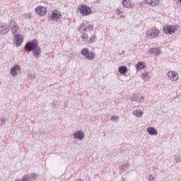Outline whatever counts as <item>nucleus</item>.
<instances>
[{
  "label": "nucleus",
  "mask_w": 181,
  "mask_h": 181,
  "mask_svg": "<svg viewBox=\"0 0 181 181\" xmlns=\"http://www.w3.org/2000/svg\"><path fill=\"white\" fill-rule=\"evenodd\" d=\"M160 32L159 30L156 28H150L147 30L146 36L148 39H155L157 38L159 36Z\"/></svg>",
  "instance_id": "1"
},
{
  "label": "nucleus",
  "mask_w": 181,
  "mask_h": 181,
  "mask_svg": "<svg viewBox=\"0 0 181 181\" xmlns=\"http://www.w3.org/2000/svg\"><path fill=\"white\" fill-rule=\"evenodd\" d=\"M8 27L11 30V33L15 36L19 32V25L16 23V21L10 20L8 21Z\"/></svg>",
  "instance_id": "2"
},
{
  "label": "nucleus",
  "mask_w": 181,
  "mask_h": 181,
  "mask_svg": "<svg viewBox=\"0 0 181 181\" xmlns=\"http://www.w3.org/2000/svg\"><path fill=\"white\" fill-rule=\"evenodd\" d=\"M178 28L177 25H168L163 27V31L166 35H170L174 34Z\"/></svg>",
  "instance_id": "3"
},
{
  "label": "nucleus",
  "mask_w": 181,
  "mask_h": 181,
  "mask_svg": "<svg viewBox=\"0 0 181 181\" xmlns=\"http://www.w3.org/2000/svg\"><path fill=\"white\" fill-rule=\"evenodd\" d=\"M39 44L37 43V41L34 40L33 42H28L25 44V52H32L33 50H35V49H36V47H37V45Z\"/></svg>",
  "instance_id": "4"
},
{
  "label": "nucleus",
  "mask_w": 181,
  "mask_h": 181,
  "mask_svg": "<svg viewBox=\"0 0 181 181\" xmlns=\"http://www.w3.org/2000/svg\"><path fill=\"white\" fill-rule=\"evenodd\" d=\"M78 10L80 11L82 16H88L91 13V9L85 5H81L78 7Z\"/></svg>",
  "instance_id": "5"
},
{
  "label": "nucleus",
  "mask_w": 181,
  "mask_h": 181,
  "mask_svg": "<svg viewBox=\"0 0 181 181\" xmlns=\"http://www.w3.org/2000/svg\"><path fill=\"white\" fill-rule=\"evenodd\" d=\"M22 70V68H21V66L18 64H15L10 71V74L13 77H16L17 76L21 74V71Z\"/></svg>",
  "instance_id": "6"
},
{
  "label": "nucleus",
  "mask_w": 181,
  "mask_h": 181,
  "mask_svg": "<svg viewBox=\"0 0 181 181\" xmlns=\"http://www.w3.org/2000/svg\"><path fill=\"white\" fill-rule=\"evenodd\" d=\"M81 54L88 60H93L95 58L94 54L91 52H89L88 49L86 48L81 50Z\"/></svg>",
  "instance_id": "7"
},
{
  "label": "nucleus",
  "mask_w": 181,
  "mask_h": 181,
  "mask_svg": "<svg viewBox=\"0 0 181 181\" xmlns=\"http://www.w3.org/2000/svg\"><path fill=\"white\" fill-rule=\"evenodd\" d=\"M35 11L41 17L45 16L47 13L46 7L42 6H37Z\"/></svg>",
  "instance_id": "8"
},
{
  "label": "nucleus",
  "mask_w": 181,
  "mask_h": 181,
  "mask_svg": "<svg viewBox=\"0 0 181 181\" xmlns=\"http://www.w3.org/2000/svg\"><path fill=\"white\" fill-rule=\"evenodd\" d=\"M13 42L16 44L17 47H21L23 43V37L21 35H15L13 37Z\"/></svg>",
  "instance_id": "9"
},
{
  "label": "nucleus",
  "mask_w": 181,
  "mask_h": 181,
  "mask_svg": "<svg viewBox=\"0 0 181 181\" xmlns=\"http://www.w3.org/2000/svg\"><path fill=\"white\" fill-rule=\"evenodd\" d=\"M130 100L137 103H142L144 101V96L140 93L134 94L130 98Z\"/></svg>",
  "instance_id": "10"
},
{
  "label": "nucleus",
  "mask_w": 181,
  "mask_h": 181,
  "mask_svg": "<svg viewBox=\"0 0 181 181\" xmlns=\"http://www.w3.org/2000/svg\"><path fill=\"white\" fill-rule=\"evenodd\" d=\"M9 33V27L4 23L0 24V35H5Z\"/></svg>",
  "instance_id": "11"
},
{
  "label": "nucleus",
  "mask_w": 181,
  "mask_h": 181,
  "mask_svg": "<svg viewBox=\"0 0 181 181\" xmlns=\"http://www.w3.org/2000/svg\"><path fill=\"white\" fill-rule=\"evenodd\" d=\"M168 77L172 81H177L179 79L178 74L175 71H169L168 73Z\"/></svg>",
  "instance_id": "12"
},
{
  "label": "nucleus",
  "mask_w": 181,
  "mask_h": 181,
  "mask_svg": "<svg viewBox=\"0 0 181 181\" xmlns=\"http://www.w3.org/2000/svg\"><path fill=\"white\" fill-rule=\"evenodd\" d=\"M33 51V54L35 58H40L42 57V49H40L39 45H37V47H35V49Z\"/></svg>",
  "instance_id": "13"
},
{
  "label": "nucleus",
  "mask_w": 181,
  "mask_h": 181,
  "mask_svg": "<svg viewBox=\"0 0 181 181\" xmlns=\"http://www.w3.org/2000/svg\"><path fill=\"white\" fill-rule=\"evenodd\" d=\"M50 19H54L56 21L62 18V13L59 11H52V15L49 16Z\"/></svg>",
  "instance_id": "14"
},
{
  "label": "nucleus",
  "mask_w": 181,
  "mask_h": 181,
  "mask_svg": "<svg viewBox=\"0 0 181 181\" xmlns=\"http://www.w3.org/2000/svg\"><path fill=\"white\" fill-rule=\"evenodd\" d=\"M73 136L74 139L80 141L84 139V134L82 131H76L75 133H74Z\"/></svg>",
  "instance_id": "15"
},
{
  "label": "nucleus",
  "mask_w": 181,
  "mask_h": 181,
  "mask_svg": "<svg viewBox=\"0 0 181 181\" xmlns=\"http://www.w3.org/2000/svg\"><path fill=\"white\" fill-rule=\"evenodd\" d=\"M122 4L123 7L127 8H132L134 7V5L131 4L129 0H122Z\"/></svg>",
  "instance_id": "16"
},
{
  "label": "nucleus",
  "mask_w": 181,
  "mask_h": 181,
  "mask_svg": "<svg viewBox=\"0 0 181 181\" xmlns=\"http://www.w3.org/2000/svg\"><path fill=\"white\" fill-rule=\"evenodd\" d=\"M146 130L148 134L151 136L158 135V131L154 127H148Z\"/></svg>",
  "instance_id": "17"
},
{
  "label": "nucleus",
  "mask_w": 181,
  "mask_h": 181,
  "mask_svg": "<svg viewBox=\"0 0 181 181\" xmlns=\"http://www.w3.org/2000/svg\"><path fill=\"white\" fill-rule=\"evenodd\" d=\"M146 4L151 6H156L159 4V0H145Z\"/></svg>",
  "instance_id": "18"
},
{
  "label": "nucleus",
  "mask_w": 181,
  "mask_h": 181,
  "mask_svg": "<svg viewBox=\"0 0 181 181\" xmlns=\"http://www.w3.org/2000/svg\"><path fill=\"white\" fill-rule=\"evenodd\" d=\"M150 54H154L155 55H159L161 54V51L159 48H152L149 50Z\"/></svg>",
  "instance_id": "19"
},
{
  "label": "nucleus",
  "mask_w": 181,
  "mask_h": 181,
  "mask_svg": "<svg viewBox=\"0 0 181 181\" xmlns=\"http://www.w3.org/2000/svg\"><path fill=\"white\" fill-rule=\"evenodd\" d=\"M144 112L141 110H136L133 112V115L136 117H141L143 116Z\"/></svg>",
  "instance_id": "20"
},
{
  "label": "nucleus",
  "mask_w": 181,
  "mask_h": 181,
  "mask_svg": "<svg viewBox=\"0 0 181 181\" xmlns=\"http://www.w3.org/2000/svg\"><path fill=\"white\" fill-rule=\"evenodd\" d=\"M128 71V69L127 66H122L119 67L118 69V71L121 74H125Z\"/></svg>",
  "instance_id": "21"
},
{
  "label": "nucleus",
  "mask_w": 181,
  "mask_h": 181,
  "mask_svg": "<svg viewBox=\"0 0 181 181\" xmlns=\"http://www.w3.org/2000/svg\"><path fill=\"white\" fill-rule=\"evenodd\" d=\"M87 30V26L85 23H82L79 28H78V31L81 33H84V32Z\"/></svg>",
  "instance_id": "22"
},
{
  "label": "nucleus",
  "mask_w": 181,
  "mask_h": 181,
  "mask_svg": "<svg viewBox=\"0 0 181 181\" xmlns=\"http://www.w3.org/2000/svg\"><path fill=\"white\" fill-rule=\"evenodd\" d=\"M146 67V65L144 62H139L137 63V64L136 65V69H143Z\"/></svg>",
  "instance_id": "23"
},
{
  "label": "nucleus",
  "mask_w": 181,
  "mask_h": 181,
  "mask_svg": "<svg viewBox=\"0 0 181 181\" xmlns=\"http://www.w3.org/2000/svg\"><path fill=\"white\" fill-rule=\"evenodd\" d=\"M142 79L145 81H149L150 76L147 72H144L142 74Z\"/></svg>",
  "instance_id": "24"
},
{
  "label": "nucleus",
  "mask_w": 181,
  "mask_h": 181,
  "mask_svg": "<svg viewBox=\"0 0 181 181\" xmlns=\"http://www.w3.org/2000/svg\"><path fill=\"white\" fill-rule=\"evenodd\" d=\"M22 181H32V178L30 177V175H25L23 177Z\"/></svg>",
  "instance_id": "25"
},
{
  "label": "nucleus",
  "mask_w": 181,
  "mask_h": 181,
  "mask_svg": "<svg viewBox=\"0 0 181 181\" xmlns=\"http://www.w3.org/2000/svg\"><path fill=\"white\" fill-rule=\"evenodd\" d=\"M81 38L82 39L83 41H87L88 39V36L86 33H82Z\"/></svg>",
  "instance_id": "26"
},
{
  "label": "nucleus",
  "mask_w": 181,
  "mask_h": 181,
  "mask_svg": "<svg viewBox=\"0 0 181 181\" xmlns=\"http://www.w3.org/2000/svg\"><path fill=\"white\" fill-rule=\"evenodd\" d=\"M129 167V163H124L123 165L119 166V168L120 170H124L125 168H128Z\"/></svg>",
  "instance_id": "27"
},
{
  "label": "nucleus",
  "mask_w": 181,
  "mask_h": 181,
  "mask_svg": "<svg viewBox=\"0 0 181 181\" xmlns=\"http://www.w3.org/2000/svg\"><path fill=\"white\" fill-rule=\"evenodd\" d=\"M6 122V118L5 117H1L0 118V126H3Z\"/></svg>",
  "instance_id": "28"
},
{
  "label": "nucleus",
  "mask_w": 181,
  "mask_h": 181,
  "mask_svg": "<svg viewBox=\"0 0 181 181\" xmlns=\"http://www.w3.org/2000/svg\"><path fill=\"white\" fill-rule=\"evenodd\" d=\"M28 78L29 79H34V78H36V74H28Z\"/></svg>",
  "instance_id": "29"
},
{
  "label": "nucleus",
  "mask_w": 181,
  "mask_h": 181,
  "mask_svg": "<svg viewBox=\"0 0 181 181\" xmlns=\"http://www.w3.org/2000/svg\"><path fill=\"white\" fill-rule=\"evenodd\" d=\"M96 39H97L96 36H95V35H93L90 38L89 42H90V43H93V42H95V41L96 40Z\"/></svg>",
  "instance_id": "30"
},
{
  "label": "nucleus",
  "mask_w": 181,
  "mask_h": 181,
  "mask_svg": "<svg viewBox=\"0 0 181 181\" xmlns=\"http://www.w3.org/2000/svg\"><path fill=\"white\" fill-rule=\"evenodd\" d=\"M110 120L115 122L116 120H119V117L117 115H112L110 118Z\"/></svg>",
  "instance_id": "31"
},
{
  "label": "nucleus",
  "mask_w": 181,
  "mask_h": 181,
  "mask_svg": "<svg viewBox=\"0 0 181 181\" xmlns=\"http://www.w3.org/2000/svg\"><path fill=\"white\" fill-rule=\"evenodd\" d=\"M175 160L177 163L181 162V156H175Z\"/></svg>",
  "instance_id": "32"
},
{
  "label": "nucleus",
  "mask_w": 181,
  "mask_h": 181,
  "mask_svg": "<svg viewBox=\"0 0 181 181\" xmlns=\"http://www.w3.org/2000/svg\"><path fill=\"white\" fill-rule=\"evenodd\" d=\"M30 176L31 180H36V178H37V174L36 173H32L30 174Z\"/></svg>",
  "instance_id": "33"
},
{
  "label": "nucleus",
  "mask_w": 181,
  "mask_h": 181,
  "mask_svg": "<svg viewBox=\"0 0 181 181\" xmlns=\"http://www.w3.org/2000/svg\"><path fill=\"white\" fill-rule=\"evenodd\" d=\"M116 13H117L118 16H121L122 14H124V11H122L121 9L117 8V9L116 10Z\"/></svg>",
  "instance_id": "34"
},
{
  "label": "nucleus",
  "mask_w": 181,
  "mask_h": 181,
  "mask_svg": "<svg viewBox=\"0 0 181 181\" xmlns=\"http://www.w3.org/2000/svg\"><path fill=\"white\" fill-rule=\"evenodd\" d=\"M148 181H155V178L153 177L152 175H149L147 177Z\"/></svg>",
  "instance_id": "35"
},
{
  "label": "nucleus",
  "mask_w": 181,
  "mask_h": 181,
  "mask_svg": "<svg viewBox=\"0 0 181 181\" xmlns=\"http://www.w3.org/2000/svg\"><path fill=\"white\" fill-rule=\"evenodd\" d=\"M23 18H25V19H30V15H29V14H28V13L24 14Z\"/></svg>",
  "instance_id": "36"
},
{
  "label": "nucleus",
  "mask_w": 181,
  "mask_h": 181,
  "mask_svg": "<svg viewBox=\"0 0 181 181\" xmlns=\"http://www.w3.org/2000/svg\"><path fill=\"white\" fill-rule=\"evenodd\" d=\"M92 30L93 29V26L92 25H89L86 26V30Z\"/></svg>",
  "instance_id": "37"
},
{
  "label": "nucleus",
  "mask_w": 181,
  "mask_h": 181,
  "mask_svg": "<svg viewBox=\"0 0 181 181\" xmlns=\"http://www.w3.org/2000/svg\"><path fill=\"white\" fill-rule=\"evenodd\" d=\"M58 105V102L57 101H53L52 103L51 104V105L54 107H56Z\"/></svg>",
  "instance_id": "38"
},
{
  "label": "nucleus",
  "mask_w": 181,
  "mask_h": 181,
  "mask_svg": "<svg viewBox=\"0 0 181 181\" xmlns=\"http://www.w3.org/2000/svg\"><path fill=\"white\" fill-rule=\"evenodd\" d=\"M15 181H22V179H16Z\"/></svg>",
  "instance_id": "39"
},
{
  "label": "nucleus",
  "mask_w": 181,
  "mask_h": 181,
  "mask_svg": "<svg viewBox=\"0 0 181 181\" xmlns=\"http://www.w3.org/2000/svg\"><path fill=\"white\" fill-rule=\"evenodd\" d=\"M76 181H83V180H81V179H78V180H77Z\"/></svg>",
  "instance_id": "40"
},
{
  "label": "nucleus",
  "mask_w": 181,
  "mask_h": 181,
  "mask_svg": "<svg viewBox=\"0 0 181 181\" xmlns=\"http://www.w3.org/2000/svg\"><path fill=\"white\" fill-rule=\"evenodd\" d=\"M180 4H181V0H180Z\"/></svg>",
  "instance_id": "41"
}]
</instances>
